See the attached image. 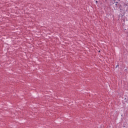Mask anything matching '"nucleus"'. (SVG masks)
I'll return each instance as SVG.
<instances>
[{
    "mask_svg": "<svg viewBox=\"0 0 128 128\" xmlns=\"http://www.w3.org/2000/svg\"><path fill=\"white\" fill-rule=\"evenodd\" d=\"M96 2H98V1H96Z\"/></svg>",
    "mask_w": 128,
    "mask_h": 128,
    "instance_id": "nucleus-1",
    "label": "nucleus"
}]
</instances>
